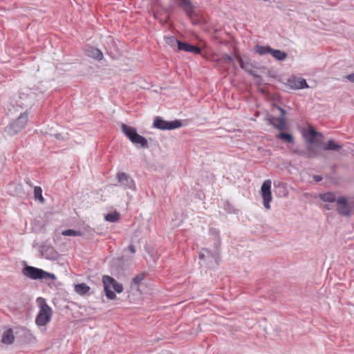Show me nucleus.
<instances>
[{
  "mask_svg": "<svg viewBox=\"0 0 354 354\" xmlns=\"http://www.w3.org/2000/svg\"><path fill=\"white\" fill-rule=\"evenodd\" d=\"M336 203L338 205L337 211L339 214L346 216L351 214V207L346 197L341 196L338 198Z\"/></svg>",
  "mask_w": 354,
  "mask_h": 354,
  "instance_id": "obj_13",
  "label": "nucleus"
},
{
  "mask_svg": "<svg viewBox=\"0 0 354 354\" xmlns=\"http://www.w3.org/2000/svg\"><path fill=\"white\" fill-rule=\"evenodd\" d=\"M307 134L310 136V138L306 139L308 144H315V137L320 136L322 137L323 135L321 133L317 132L313 127L310 126L307 131Z\"/></svg>",
  "mask_w": 354,
  "mask_h": 354,
  "instance_id": "obj_18",
  "label": "nucleus"
},
{
  "mask_svg": "<svg viewBox=\"0 0 354 354\" xmlns=\"http://www.w3.org/2000/svg\"><path fill=\"white\" fill-rule=\"evenodd\" d=\"M53 136L57 139V140H64L65 138H64V136L61 134V133H55L53 135Z\"/></svg>",
  "mask_w": 354,
  "mask_h": 354,
  "instance_id": "obj_36",
  "label": "nucleus"
},
{
  "mask_svg": "<svg viewBox=\"0 0 354 354\" xmlns=\"http://www.w3.org/2000/svg\"><path fill=\"white\" fill-rule=\"evenodd\" d=\"M172 41L174 42H177L178 50L193 53L196 55H199L201 53V49L198 46H193L189 43L183 42L178 39H172Z\"/></svg>",
  "mask_w": 354,
  "mask_h": 354,
  "instance_id": "obj_12",
  "label": "nucleus"
},
{
  "mask_svg": "<svg viewBox=\"0 0 354 354\" xmlns=\"http://www.w3.org/2000/svg\"><path fill=\"white\" fill-rule=\"evenodd\" d=\"M15 341V335L14 333L12 328H8L6 330L3 335L1 338L2 343L5 344H12Z\"/></svg>",
  "mask_w": 354,
  "mask_h": 354,
  "instance_id": "obj_17",
  "label": "nucleus"
},
{
  "mask_svg": "<svg viewBox=\"0 0 354 354\" xmlns=\"http://www.w3.org/2000/svg\"><path fill=\"white\" fill-rule=\"evenodd\" d=\"M116 178L120 185L123 187L124 189H129L132 191L136 190L135 181L126 173L119 172L117 174Z\"/></svg>",
  "mask_w": 354,
  "mask_h": 354,
  "instance_id": "obj_9",
  "label": "nucleus"
},
{
  "mask_svg": "<svg viewBox=\"0 0 354 354\" xmlns=\"http://www.w3.org/2000/svg\"><path fill=\"white\" fill-rule=\"evenodd\" d=\"M52 309L44 302L41 305L40 310L37 314L35 323L39 326H46L51 319Z\"/></svg>",
  "mask_w": 354,
  "mask_h": 354,
  "instance_id": "obj_5",
  "label": "nucleus"
},
{
  "mask_svg": "<svg viewBox=\"0 0 354 354\" xmlns=\"http://www.w3.org/2000/svg\"><path fill=\"white\" fill-rule=\"evenodd\" d=\"M342 146L335 142L333 140H329L326 144L322 145V148L325 151H337Z\"/></svg>",
  "mask_w": 354,
  "mask_h": 354,
  "instance_id": "obj_20",
  "label": "nucleus"
},
{
  "mask_svg": "<svg viewBox=\"0 0 354 354\" xmlns=\"http://www.w3.org/2000/svg\"><path fill=\"white\" fill-rule=\"evenodd\" d=\"M218 253L217 251L212 252L207 249H203L199 254V259L207 261L208 263H211L212 261H214L218 264Z\"/></svg>",
  "mask_w": 354,
  "mask_h": 354,
  "instance_id": "obj_14",
  "label": "nucleus"
},
{
  "mask_svg": "<svg viewBox=\"0 0 354 354\" xmlns=\"http://www.w3.org/2000/svg\"><path fill=\"white\" fill-rule=\"evenodd\" d=\"M179 6L183 8L187 15H190L193 12V7L189 0H180Z\"/></svg>",
  "mask_w": 354,
  "mask_h": 354,
  "instance_id": "obj_24",
  "label": "nucleus"
},
{
  "mask_svg": "<svg viewBox=\"0 0 354 354\" xmlns=\"http://www.w3.org/2000/svg\"><path fill=\"white\" fill-rule=\"evenodd\" d=\"M260 91L265 97L269 98L270 100H271L274 102H277V101L279 100V98H280L279 95L276 93L272 94L270 92V90L262 89V90H260Z\"/></svg>",
  "mask_w": 354,
  "mask_h": 354,
  "instance_id": "obj_27",
  "label": "nucleus"
},
{
  "mask_svg": "<svg viewBox=\"0 0 354 354\" xmlns=\"http://www.w3.org/2000/svg\"><path fill=\"white\" fill-rule=\"evenodd\" d=\"M288 85L290 88H309L305 79L301 77L292 75L288 80Z\"/></svg>",
  "mask_w": 354,
  "mask_h": 354,
  "instance_id": "obj_11",
  "label": "nucleus"
},
{
  "mask_svg": "<svg viewBox=\"0 0 354 354\" xmlns=\"http://www.w3.org/2000/svg\"><path fill=\"white\" fill-rule=\"evenodd\" d=\"M129 251L131 253H135L136 252V248H135V246L133 245H130L129 246Z\"/></svg>",
  "mask_w": 354,
  "mask_h": 354,
  "instance_id": "obj_39",
  "label": "nucleus"
},
{
  "mask_svg": "<svg viewBox=\"0 0 354 354\" xmlns=\"http://www.w3.org/2000/svg\"><path fill=\"white\" fill-rule=\"evenodd\" d=\"M239 64L242 69L249 73L253 76H257L256 71L254 70V65L248 60H245L241 57H238Z\"/></svg>",
  "mask_w": 354,
  "mask_h": 354,
  "instance_id": "obj_15",
  "label": "nucleus"
},
{
  "mask_svg": "<svg viewBox=\"0 0 354 354\" xmlns=\"http://www.w3.org/2000/svg\"><path fill=\"white\" fill-rule=\"evenodd\" d=\"M271 180H266L263 182L261 187V194L263 198V206L267 209H270V203L272 199L271 193Z\"/></svg>",
  "mask_w": 354,
  "mask_h": 354,
  "instance_id": "obj_8",
  "label": "nucleus"
},
{
  "mask_svg": "<svg viewBox=\"0 0 354 354\" xmlns=\"http://www.w3.org/2000/svg\"><path fill=\"white\" fill-rule=\"evenodd\" d=\"M278 138L288 142V143H293V142H294L292 136L288 133L281 132L278 135Z\"/></svg>",
  "mask_w": 354,
  "mask_h": 354,
  "instance_id": "obj_30",
  "label": "nucleus"
},
{
  "mask_svg": "<svg viewBox=\"0 0 354 354\" xmlns=\"http://www.w3.org/2000/svg\"><path fill=\"white\" fill-rule=\"evenodd\" d=\"M34 198L35 200H39L41 203L44 202V198L42 196V189L40 187H35L34 189Z\"/></svg>",
  "mask_w": 354,
  "mask_h": 354,
  "instance_id": "obj_29",
  "label": "nucleus"
},
{
  "mask_svg": "<svg viewBox=\"0 0 354 354\" xmlns=\"http://www.w3.org/2000/svg\"><path fill=\"white\" fill-rule=\"evenodd\" d=\"M313 179L316 181V182H319L322 180V177L321 176H319V175H315L313 176Z\"/></svg>",
  "mask_w": 354,
  "mask_h": 354,
  "instance_id": "obj_38",
  "label": "nucleus"
},
{
  "mask_svg": "<svg viewBox=\"0 0 354 354\" xmlns=\"http://www.w3.org/2000/svg\"><path fill=\"white\" fill-rule=\"evenodd\" d=\"M323 207L327 210H330L333 208L330 205H324Z\"/></svg>",
  "mask_w": 354,
  "mask_h": 354,
  "instance_id": "obj_40",
  "label": "nucleus"
},
{
  "mask_svg": "<svg viewBox=\"0 0 354 354\" xmlns=\"http://www.w3.org/2000/svg\"><path fill=\"white\" fill-rule=\"evenodd\" d=\"M24 275L32 279H55L56 277L54 274L46 272L41 269L27 266L23 269Z\"/></svg>",
  "mask_w": 354,
  "mask_h": 354,
  "instance_id": "obj_4",
  "label": "nucleus"
},
{
  "mask_svg": "<svg viewBox=\"0 0 354 354\" xmlns=\"http://www.w3.org/2000/svg\"><path fill=\"white\" fill-rule=\"evenodd\" d=\"M274 107L281 112V115L279 117H274L269 115L267 118L270 124H272L274 128L279 130H283L286 126V111L283 109L274 104Z\"/></svg>",
  "mask_w": 354,
  "mask_h": 354,
  "instance_id": "obj_7",
  "label": "nucleus"
},
{
  "mask_svg": "<svg viewBox=\"0 0 354 354\" xmlns=\"http://www.w3.org/2000/svg\"><path fill=\"white\" fill-rule=\"evenodd\" d=\"M15 335L17 338L28 344L36 341V337L33 335L31 330L24 327L16 328Z\"/></svg>",
  "mask_w": 354,
  "mask_h": 354,
  "instance_id": "obj_10",
  "label": "nucleus"
},
{
  "mask_svg": "<svg viewBox=\"0 0 354 354\" xmlns=\"http://www.w3.org/2000/svg\"><path fill=\"white\" fill-rule=\"evenodd\" d=\"M319 198L320 200L324 202L334 203L336 202V196L333 192H327L324 194H319Z\"/></svg>",
  "mask_w": 354,
  "mask_h": 354,
  "instance_id": "obj_21",
  "label": "nucleus"
},
{
  "mask_svg": "<svg viewBox=\"0 0 354 354\" xmlns=\"http://www.w3.org/2000/svg\"><path fill=\"white\" fill-rule=\"evenodd\" d=\"M28 121V113L27 111L21 113L20 115L12 122L5 127L4 133L8 136H14L24 129Z\"/></svg>",
  "mask_w": 354,
  "mask_h": 354,
  "instance_id": "obj_1",
  "label": "nucleus"
},
{
  "mask_svg": "<svg viewBox=\"0 0 354 354\" xmlns=\"http://www.w3.org/2000/svg\"><path fill=\"white\" fill-rule=\"evenodd\" d=\"M102 282L105 295L109 299L113 300L116 298V295L111 290V288L118 293H121L123 291L122 284L118 283L114 278L110 276H103Z\"/></svg>",
  "mask_w": 354,
  "mask_h": 354,
  "instance_id": "obj_2",
  "label": "nucleus"
},
{
  "mask_svg": "<svg viewBox=\"0 0 354 354\" xmlns=\"http://www.w3.org/2000/svg\"><path fill=\"white\" fill-rule=\"evenodd\" d=\"M172 39H176V38L174 37H170L168 39V44L171 46H174L175 44H177V42H174L172 41Z\"/></svg>",
  "mask_w": 354,
  "mask_h": 354,
  "instance_id": "obj_37",
  "label": "nucleus"
},
{
  "mask_svg": "<svg viewBox=\"0 0 354 354\" xmlns=\"http://www.w3.org/2000/svg\"><path fill=\"white\" fill-rule=\"evenodd\" d=\"M145 278V274L144 272H141L136 275L132 279L131 285L132 286H138L140 282H142Z\"/></svg>",
  "mask_w": 354,
  "mask_h": 354,
  "instance_id": "obj_28",
  "label": "nucleus"
},
{
  "mask_svg": "<svg viewBox=\"0 0 354 354\" xmlns=\"http://www.w3.org/2000/svg\"><path fill=\"white\" fill-rule=\"evenodd\" d=\"M62 234L64 236H80L82 235V232L77 231V230H72V229L66 230L63 231Z\"/></svg>",
  "mask_w": 354,
  "mask_h": 354,
  "instance_id": "obj_32",
  "label": "nucleus"
},
{
  "mask_svg": "<svg viewBox=\"0 0 354 354\" xmlns=\"http://www.w3.org/2000/svg\"><path fill=\"white\" fill-rule=\"evenodd\" d=\"M344 78L350 82L354 83V73L346 75Z\"/></svg>",
  "mask_w": 354,
  "mask_h": 354,
  "instance_id": "obj_34",
  "label": "nucleus"
},
{
  "mask_svg": "<svg viewBox=\"0 0 354 354\" xmlns=\"http://www.w3.org/2000/svg\"><path fill=\"white\" fill-rule=\"evenodd\" d=\"M85 52L87 56L98 61L102 60L104 57L103 53L101 50L92 46H88L85 49Z\"/></svg>",
  "mask_w": 354,
  "mask_h": 354,
  "instance_id": "obj_16",
  "label": "nucleus"
},
{
  "mask_svg": "<svg viewBox=\"0 0 354 354\" xmlns=\"http://www.w3.org/2000/svg\"><path fill=\"white\" fill-rule=\"evenodd\" d=\"M270 55L279 61H283L287 58V53L278 49L272 48Z\"/></svg>",
  "mask_w": 354,
  "mask_h": 354,
  "instance_id": "obj_22",
  "label": "nucleus"
},
{
  "mask_svg": "<svg viewBox=\"0 0 354 354\" xmlns=\"http://www.w3.org/2000/svg\"><path fill=\"white\" fill-rule=\"evenodd\" d=\"M255 53L260 55H263L266 53L270 54V52L272 50V48L269 46H261V45H256L254 48Z\"/></svg>",
  "mask_w": 354,
  "mask_h": 354,
  "instance_id": "obj_25",
  "label": "nucleus"
},
{
  "mask_svg": "<svg viewBox=\"0 0 354 354\" xmlns=\"http://www.w3.org/2000/svg\"><path fill=\"white\" fill-rule=\"evenodd\" d=\"M293 153L298 156H303L304 158H307V156H308L307 149L306 150L295 149L293 151Z\"/></svg>",
  "mask_w": 354,
  "mask_h": 354,
  "instance_id": "obj_33",
  "label": "nucleus"
},
{
  "mask_svg": "<svg viewBox=\"0 0 354 354\" xmlns=\"http://www.w3.org/2000/svg\"><path fill=\"white\" fill-rule=\"evenodd\" d=\"M316 142L315 144H308L307 151L308 158H314L320 156V153L316 149Z\"/></svg>",
  "mask_w": 354,
  "mask_h": 354,
  "instance_id": "obj_19",
  "label": "nucleus"
},
{
  "mask_svg": "<svg viewBox=\"0 0 354 354\" xmlns=\"http://www.w3.org/2000/svg\"><path fill=\"white\" fill-rule=\"evenodd\" d=\"M209 233L212 236H214L216 239L217 243H216V250H218V246L220 245V237H219V231L216 228L211 227L209 229Z\"/></svg>",
  "mask_w": 354,
  "mask_h": 354,
  "instance_id": "obj_31",
  "label": "nucleus"
},
{
  "mask_svg": "<svg viewBox=\"0 0 354 354\" xmlns=\"http://www.w3.org/2000/svg\"><path fill=\"white\" fill-rule=\"evenodd\" d=\"M122 130L124 135L134 145H139L143 149H148L149 144L147 139L139 135L135 128L127 124H122Z\"/></svg>",
  "mask_w": 354,
  "mask_h": 354,
  "instance_id": "obj_3",
  "label": "nucleus"
},
{
  "mask_svg": "<svg viewBox=\"0 0 354 354\" xmlns=\"http://www.w3.org/2000/svg\"><path fill=\"white\" fill-rule=\"evenodd\" d=\"M153 127L160 130H172L182 126V122L178 120L166 121L160 117H156L153 120Z\"/></svg>",
  "mask_w": 354,
  "mask_h": 354,
  "instance_id": "obj_6",
  "label": "nucleus"
},
{
  "mask_svg": "<svg viewBox=\"0 0 354 354\" xmlns=\"http://www.w3.org/2000/svg\"><path fill=\"white\" fill-rule=\"evenodd\" d=\"M75 290L80 295H85L89 292L90 287L84 283H78L75 285Z\"/></svg>",
  "mask_w": 354,
  "mask_h": 354,
  "instance_id": "obj_23",
  "label": "nucleus"
},
{
  "mask_svg": "<svg viewBox=\"0 0 354 354\" xmlns=\"http://www.w3.org/2000/svg\"><path fill=\"white\" fill-rule=\"evenodd\" d=\"M223 59H224L225 62H227V63H232V62H233L232 57L231 56L228 55H225L223 56Z\"/></svg>",
  "mask_w": 354,
  "mask_h": 354,
  "instance_id": "obj_35",
  "label": "nucleus"
},
{
  "mask_svg": "<svg viewBox=\"0 0 354 354\" xmlns=\"http://www.w3.org/2000/svg\"><path fill=\"white\" fill-rule=\"evenodd\" d=\"M120 214L117 212H115L114 213H109L104 217V219L106 221L111 222V223L117 222L120 220Z\"/></svg>",
  "mask_w": 354,
  "mask_h": 354,
  "instance_id": "obj_26",
  "label": "nucleus"
}]
</instances>
